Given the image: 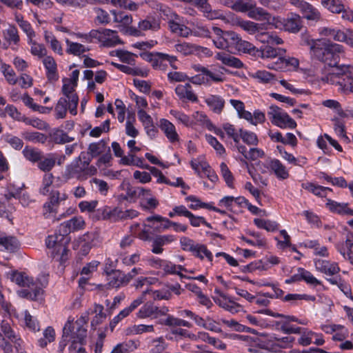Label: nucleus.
Listing matches in <instances>:
<instances>
[{"instance_id":"f257e3e1","label":"nucleus","mask_w":353,"mask_h":353,"mask_svg":"<svg viewBox=\"0 0 353 353\" xmlns=\"http://www.w3.org/2000/svg\"><path fill=\"white\" fill-rule=\"evenodd\" d=\"M300 39L301 46L310 47L312 59L333 68L332 72L322 77V81L334 85L340 93H353V65L338 64L344 47L325 39H313L307 32H302Z\"/></svg>"},{"instance_id":"f03ea898","label":"nucleus","mask_w":353,"mask_h":353,"mask_svg":"<svg viewBox=\"0 0 353 353\" xmlns=\"http://www.w3.org/2000/svg\"><path fill=\"white\" fill-rule=\"evenodd\" d=\"M87 319L81 317L75 322L67 321L63 329L62 340L59 343V352H61L66 342H71L69 347L70 353H87L82 347L87 335Z\"/></svg>"},{"instance_id":"7ed1b4c3","label":"nucleus","mask_w":353,"mask_h":353,"mask_svg":"<svg viewBox=\"0 0 353 353\" xmlns=\"http://www.w3.org/2000/svg\"><path fill=\"white\" fill-rule=\"evenodd\" d=\"M85 39L89 42L92 39L97 40L102 46L106 48H113L117 45H121L123 41L118 35L116 30L111 29L92 30L90 32L89 36H85Z\"/></svg>"},{"instance_id":"20e7f679","label":"nucleus","mask_w":353,"mask_h":353,"mask_svg":"<svg viewBox=\"0 0 353 353\" xmlns=\"http://www.w3.org/2000/svg\"><path fill=\"white\" fill-rule=\"evenodd\" d=\"M302 19L298 14L290 13L287 17L275 16L272 21V26L278 30L290 33H297L302 28Z\"/></svg>"},{"instance_id":"39448f33","label":"nucleus","mask_w":353,"mask_h":353,"mask_svg":"<svg viewBox=\"0 0 353 353\" xmlns=\"http://www.w3.org/2000/svg\"><path fill=\"white\" fill-rule=\"evenodd\" d=\"M68 238L63 232L55 233L49 235L46 241V246L51 250V255L53 257L61 255L60 260H65V255L67 254L66 245Z\"/></svg>"},{"instance_id":"423d86ee","label":"nucleus","mask_w":353,"mask_h":353,"mask_svg":"<svg viewBox=\"0 0 353 353\" xmlns=\"http://www.w3.org/2000/svg\"><path fill=\"white\" fill-rule=\"evenodd\" d=\"M268 115L272 124L281 128L294 129L296 127V123L288 114L276 105L270 107Z\"/></svg>"},{"instance_id":"0eeeda50","label":"nucleus","mask_w":353,"mask_h":353,"mask_svg":"<svg viewBox=\"0 0 353 353\" xmlns=\"http://www.w3.org/2000/svg\"><path fill=\"white\" fill-rule=\"evenodd\" d=\"M91 161V158L85 152H81L69 165L66 167L64 176L67 179L74 177L79 178L85 170Z\"/></svg>"},{"instance_id":"6e6552de","label":"nucleus","mask_w":353,"mask_h":353,"mask_svg":"<svg viewBox=\"0 0 353 353\" xmlns=\"http://www.w3.org/2000/svg\"><path fill=\"white\" fill-rule=\"evenodd\" d=\"M288 1L301 12L305 19L314 21L321 19V14L319 10L305 0H288Z\"/></svg>"},{"instance_id":"1a4fd4ad","label":"nucleus","mask_w":353,"mask_h":353,"mask_svg":"<svg viewBox=\"0 0 353 353\" xmlns=\"http://www.w3.org/2000/svg\"><path fill=\"white\" fill-rule=\"evenodd\" d=\"M62 93L64 95L63 98L68 100V108L70 112L72 115H76L77 113V105L79 103V97L75 92V88L77 85L71 83L70 81L62 80Z\"/></svg>"},{"instance_id":"9d476101","label":"nucleus","mask_w":353,"mask_h":353,"mask_svg":"<svg viewBox=\"0 0 353 353\" xmlns=\"http://www.w3.org/2000/svg\"><path fill=\"white\" fill-rule=\"evenodd\" d=\"M168 312L169 309L168 307H158L152 303L147 302L139 309L137 313V316L139 319H145L151 316L157 319L161 316L166 315Z\"/></svg>"},{"instance_id":"9b49d317","label":"nucleus","mask_w":353,"mask_h":353,"mask_svg":"<svg viewBox=\"0 0 353 353\" xmlns=\"http://www.w3.org/2000/svg\"><path fill=\"white\" fill-rule=\"evenodd\" d=\"M6 277L20 287H27L31 290L37 288V285L33 279L25 272L10 271L6 273Z\"/></svg>"},{"instance_id":"f8f14e48","label":"nucleus","mask_w":353,"mask_h":353,"mask_svg":"<svg viewBox=\"0 0 353 353\" xmlns=\"http://www.w3.org/2000/svg\"><path fill=\"white\" fill-rule=\"evenodd\" d=\"M314 263L316 270L326 276H335L340 272L339 265L336 262L316 259L314 260Z\"/></svg>"},{"instance_id":"ddd939ff","label":"nucleus","mask_w":353,"mask_h":353,"mask_svg":"<svg viewBox=\"0 0 353 353\" xmlns=\"http://www.w3.org/2000/svg\"><path fill=\"white\" fill-rule=\"evenodd\" d=\"M159 128L170 143L174 144L180 141V137L176 126L171 121L166 119H161Z\"/></svg>"},{"instance_id":"4468645a","label":"nucleus","mask_w":353,"mask_h":353,"mask_svg":"<svg viewBox=\"0 0 353 353\" xmlns=\"http://www.w3.org/2000/svg\"><path fill=\"white\" fill-rule=\"evenodd\" d=\"M1 330L11 342L14 343L18 353H26L23 348V341L18 337L8 321H3L1 322Z\"/></svg>"},{"instance_id":"2eb2a0df","label":"nucleus","mask_w":353,"mask_h":353,"mask_svg":"<svg viewBox=\"0 0 353 353\" xmlns=\"http://www.w3.org/2000/svg\"><path fill=\"white\" fill-rule=\"evenodd\" d=\"M201 9L203 16L208 20L221 19L225 23H229L228 19L223 14L222 12L217 10H212L207 0H199L196 4Z\"/></svg>"},{"instance_id":"dca6fc26","label":"nucleus","mask_w":353,"mask_h":353,"mask_svg":"<svg viewBox=\"0 0 353 353\" xmlns=\"http://www.w3.org/2000/svg\"><path fill=\"white\" fill-rule=\"evenodd\" d=\"M227 70L223 67L213 68L210 70L205 68H201V72H203L206 77L207 82L210 81L214 83L223 82L226 79L225 72Z\"/></svg>"},{"instance_id":"f3484780","label":"nucleus","mask_w":353,"mask_h":353,"mask_svg":"<svg viewBox=\"0 0 353 353\" xmlns=\"http://www.w3.org/2000/svg\"><path fill=\"white\" fill-rule=\"evenodd\" d=\"M85 224L83 217L74 216L61 223L59 225V232H63L67 236L72 232L83 229Z\"/></svg>"},{"instance_id":"a211bd4d","label":"nucleus","mask_w":353,"mask_h":353,"mask_svg":"<svg viewBox=\"0 0 353 353\" xmlns=\"http://www.w3.org/2000/svg\"><path fill=\"white\" fill-rule=\"evenodd\" d=\"M144 302V294H141L139 297L134 299L129 306L122 310L118 315L114 316L110 323L112 327L116 326L122 319L127 317L130 314L137 309L141 303Z\"/></svg>"},{"instance_id":"6ab92c4d","label":"nucleus","mask_w":353,"mask_h":353,"mask_svg":"<svg viewBox=\"0 0 353 353\" xmlns=\"http://www.w3.org/2000/svg\"><path fill=\"white\" fill-rule=\"evenodd\" d=\"M212 30L215 34V37L212 39V43L214 46L221 50H225L228 51V35H230V31H223L218 27H213Z\"/></svg>"},{"instance_id":"aec40b11","label":"nucleus","mask_w":353,"mask_h":353,"mask_svg":"<svg viewBox=\"0 0 353 353\" xmlns=\"http://www.w3.org/2000/svg\"><path fill=\"white\" fill-rule=\"evenodd\" d=\"M138 28L141 29V32L148 30L157 32L161 28V20L154 16H147L145 19L139 21Z\"/></svg>"},{"instance_id":"412c9836","label":"nucleus","mask_w":353,"mask_h":353,"mask_svg":"<svg viewBox=\"0 0 353 353\" xmlns=\"http://www.w3.org/2000/svg\"><path fill=\"white\" fill-rule=\"evenodd\" d=\"M205 103L211 111L216 114H221L225 106V100L219 95L210 94L205 97Z\"/></svg>"},{"instance_id":"4be33fe9","label":"nucleus","mask_w":353,"mask_h":353,"mask_svg":"<svg viewBox=\"0 0 353 353\" xmlns=\"http://www.w3.org/2000/svg\"><path fill=\"white\" fill-rule=\"evenodd\" d=\"M326 208L332 212L341 215L353 216V210L348 207L346 203H339L335 201L327 199Z\"/></svg>"},{"instance_id":"5701e85b","label":"nucleus","mask_w":353,"mask_h":353,"mask_svg":"<svg viewBox=\"0 0 353 353\" xmlns=\"http://www.w3.org/2000/svg\"><path fill=\"white\" fill-rule=\"evenodd\" d=\"M108 284L111 288H119L129 283L126 274L119 270H115L108 274Z\"/></svg>"},{"instance_id":"b1692460","label":"nucleus","mask_w":353,"mask_h":353,"mask_svg":"<svg viewBox=\"0 0 353 353\" xmlns=\"http://www.w3.org/2000/svg\"><path fill=\"white\" fill-rule=\"evenodd\" d=\"M279 263L280 259L278 256L274 255H267L257 263V265L255 267V269L266 271L271 267L278 265ZM246 268H248L249 271H252L254 269L252 264L247 265Z\"/></svg>"},{"instance_id":"393cba45","label":"nucleus","mask_w":353,"mask_h":353,"mask_svg":"<svg viewBox=\"0 0 353 353\" xmlns=\"http://www.w3.org/2000/svg\"><path fill=\"white\" fill-rule=\"evenodd\" d=\"M175 93L181 100H188L192 102L197 101V97L193 92L192 86L189 83L179 84L175 88Z\"/></svg>"},{"instance_id":"a878e982","label":"nucleus","mask_w":353,"mask_h":353,"mask_svg":"<svg viewBox=\"0 0 353 353\" xmlns=\"http://www.w3.org/2000/svg\"><path fill=\"white\" fill-rule=\"evenodd\" d=\"M299 65V61L294 57H279L276 62L269 64L267 67L270 69L279 70L282 69L285 66L288 67V69L290 70H295L298 68Z\"/></svg>"},{"instance_id":"bb28decb","label":"nucleus","mask_w":353,"mask_h":353,"mask_svg":"<svg viewBox=\"0 0 353 353\" xmlns=\"http://www.w3.org/2000/svg\"><path fill=\"white\" fill-rule=\"evenodd\" d=\"M300 279H303L308 284L316 286L321 284V281L315 278L313 274L307 270L303 268L298 269V274L294 275L291 279L286 280L287 283L299 280Z\"/></svg>"},{"instance_id":"cd10ccee","label":"nucleus","mask_w":353,"mask_h":353,"mask_svg":"<svg viewBox=\"0 0 353 353\" xmlns=\"http://www.w3.org/2000/svg\"><path fill=\"white\" fill-rule=\"evenodd\" d=\"M248 16L253 19L258 21H266L267 23L272 26V21L274 16H272L269 12L260 7H256V2L254 1V6L251 8L248 13Z\"/></svg>"},{"instance_id":"c85d7f7f","label":"nucleus","mask_w":353,"mask_h":353,"mask_svg":"<svg viewBox=\"0 0 353 353\" xmlns=\"http://www.w3.org/2000/svg\"><path fill=\"white\" fill-rule=\"evenodd\" d=\"M19 321L22 325L30 331L37 332L40 330L39 323L37 319L32 316L27 310L21 312Z\"/></svg>"},{"instance_id":"c756f323","label":"nucleus","mask_w":353,"mask_h":353,"mask_svg":"<svg viewBox=\"0 0 353 353\" xmlns=\"http://www.w3.org/2000/svg\"><path fill=\"white\" fill-rule=\"evenodd\" d=\"M145 221L148 223H159L156 228H154V232H163L171 228L172 221L160 215L148 216Z\"/></svg>"},{"instance_id":"7c9ffc66","label":"nucleus","mask_w":353,"mask_h":353,"mask_svg":"<svg viewBox=\"0 0 353 353\" xmlns=\"http://www.w3.org/2000/svg\"><path fill=\"white\" fill-rule=\"evenodd\" d=\"M215 58L221 61L223 64L234 68H241L243 66V63L239 59L227 54L225 52H217L215 55Z\"/></svg>"},{"instance_id":"2f4dec72","label":"nucleus","mask_w":353,"mask_h":353,"mask_svg":"<svg viewBox=\"0 0 353 353\" xmlns=\"http://www.w3.org/2000/svg\"><path fill=\"white\" fill-rule=\"evenodd\" d=\"M319 34L322 37H330L336 41H343L345 39V32L340 29L332 27H321L318 30Z\"/></svg>"},{"instance_id":"473e14b6","label":"nucleus","mask_w":353,"mask_h":353,"mask_svg":"<svg viewBox=\"0 0 353 353\" xmlns=\"http://www.w3.org/2000/svg\"><path fill=\"white\" fill-rule=\"evenodd\" d=\"M43 37L46 43L49 45L54 52L59 55H63V50L62 45L52 32L46 30L44 31Z\"/></svg>"},{"instance_id":"72a5a7b5","label":"nucleus","mask_w":353,"mask_h":353,"mask_svg":"<svg viewBox=\"0 0 353 353\" xmlns=\"http://www.w3.org/2000/svg\"><path fill=\"white\" fill-rule=\"evenodd\" d=\"M170 31L177 35L182 37H188L192 35L191 28L186 26L183 23L182 17H180L179 20L175 21L169 26Z\"/></svg>"},{"instance_id":"f704fd0d","label":"nucleus","mask_w":353,"mask_h":353,"mask_svg":"<svg viewBox=\"0 0 353 353\" xmlns=\"http://www.w3.org/2000/svg\"><path fill=\"white\" fill-rule=\"evenodd\" d=\"M65 42L66 44L65 52L69 54L80 56L90 50V48L88 46L77 42L72 41L68 39H66Z\"/></svg>"},{"instance_id":"c9c22d12","label":"nucleus","mask_w":353,"mask_h":353,"mask_svg":"<svg viewBox=\"0 0 353 353\" xmlns=\"http://www.w3.org/2000/svg\"><path fill=\"white\" fill-rule=\"evenodd\" d=\"M43 64L46 70V74L48 79H57V68L54 59L51 56H46L43 58Z\"/></svg>"},{"instance_id":"e433bc0d","label":"nucleus","mask_w":353,"mask_h":353,"mask_svg":"<svg viewBox=\"0 0 353 353\" xmlns=\"http://www.w3.org/2000/svg\"><path fill=\"white\" fill-rule=\"evenodd\" d=\"M110 55L112 57H117L121 62L130 65H134L135 59L137 57L136 54L124 50H112L110 52Z\"/></svg>"},{"instance_id":"4c0bfd02","label":"nucleus","mask_w":353,"mask_h":353,"mask_svg":"<svg viewBox=\"0 0 353 353\" xmlns=\"http://www.w3.org/2000/svg\"><path fill=\"white\" fill-rule=\"evenodd\" d=\"M50 195L48 201L43 206V214L46 219H54L57 213L59 205Z\"/></svg>"},{"instance_id":"58836bf2","label":"nucleus","mask_w":353,"mask_h":353,"mask_svg":"<svg viewBox=\"0 0 353 353\" xmlns=\"http://www.w3.org/2000/svg\"><path fill=\"white\" fill-rule=\"evenodd\" d=\"M270 168L277 178L286 179L289 176L288 170L285 166L278 159H272L270 162Z\"/></svg>"},{"instance_id":"ea45409f","label":"nucleus","mask_w":353,"mask_h":353,"mask_svg":"<svg viewBox=\"0 0 353 353\" xmlns=\"http://www.w3.org/2000/svg\"><path fill=\"white\" fill-rule=\"evenodd\" d=\"M192 127L196 125L205 126L207 128H212V122L208 119V116L203 112L196 111L191 115Z\"/></svg>"},{"instance_id":"a19ab883","label":"nucleus","mask_w":353,"mask_h":353,"mask_svg":"<svg viewBox=\"0 0 353 353\" xmlns=\"http://www.w3.org/2000/svg\"><path fill=\"white\" fill-rule=\"evenodd\" d=\"M269 341L272 342V346L275 350L285 349L291 347L294 341V338L290 336L278 338L274 335L270 336Z\"/></svg>"},{"instance_id":"79ce46f5","label":"nucleus","mask_w":353,"mask_h":353,"mask_svg":"<svg viewBox=\"0 0 353 353\" xmlns=\"http://www.w3.org/2000/svg\"><path fill=\"white\" fill-rule=\"evenodd\" d=\"M245 202V199L241 196L234 197L232 196H225L219 202L221 207L226 208L228 210H233L236 207L240 206Z\"/></svg>"},{"instance_id":"37998d69","label":"nucleus","mask_w":353,"mask_h":353,"mask_svg":"<svg viewBox=\"0 0 353 353\" xmlns=\"http://www.w3.org/2000/svg\"><path fill=\"white\" fill-rule=\"evenodd\" d=\"M254 6V1L253 0H235L231 4H228V7L232 10L240 12H250L252 8Z\"/></svg>"},{"instance_id":"c03bdc74","label":"nucleus","mask_w":353,"mask_h":353,"mask_svg":"<svg viewBox=\"0 0 353 353\" xmlns=\"http://www.w3.org/2000/svg\"><path fill=\"white\" fill-rule=\"evenodd\" d=\"M301 186L305 190H307L316 196L321 197L326 196L327 192L332 191V190L329 188L318 185L316 184L309 182L302 183Z\"/></svg>"},{"instance_id":"a18cd8bd","label":"nucleus","mask_w":353,"mask_h":353,"mask_svg":"<svg viewBox=\"0 0 353 353\" xmlns=\"http://www.w3.org/2000/svg\"><path fill=\"white\" fill-rule=\"evenodd\" d=\"M174 47L176 52L183 56H190L196 54L197 45L188 42H181L176 43Z\"/></svg>"},{"instance_id":"49530a36","label":"nucleus","mask_w":353,"mask_h":353,"mask_svg":"<svg viewBox=\"0 0 353 353\" xmlns=\"http://www.w3.org/2000/svg\"><path fill=\"white\" fill-rule=\"evenodd\" d=\"M305 246L313 250V253L316 256L327 257L329 252L327 247L321 245L317 241H307L305 242Z\"/></svg>"},{"instance_id":"de8ad7c7","label":"nucleus","mask_w":353,"mask_h":353,"mask_svg":"<svg viewBox=\"0 0 353 353\" xmlns=\"http://www.w3.org/2000/svg\"><path fill=\"white\" fill-rule=\"evenodd\" d=\"M140 224L136 223L132 225L131 229L137 236L142 241H150L152 231L148 228L147 223H144L140 228Z\"/></svg>"},{"instance_id":"09e8293b","label":"nucleus","mask_w":353,"mask_h":353,"mask_svg":"<svg viewBox=\"0 0 353 353\" xmlns=\"http://www.w3.org/2000/svg\"><path fill=\"white\" fill-rule=\"evenodd\" d=\"M15 196V194L12 192H5L4 194H0V216L2 217H8V212H10L12 208L8 206V208L6 210V203L9 202V201Z\"/></svg>"},{"instance_id":"8fccbe9b","label":"nucleus","mask_w":353,"mask_h":353,"mask_svg":"<svg viewBox=\"0 0 353 353\" xmlns=\"http://www.w3.org/2000/svg\"><path fill=\"white\" fill-rule=\"evenodd\" d=\"M17 240L12 236L0 235V250H8L12 252L18 248Z\"/></svg>"},{"instance_id":"3c124183","label":"nucleus","mask_w":353,"mask_h":353,"mask_svg":"<svg viewBox=\"0 0 353 353\" xmlns=\"http://www.w3.org/2000/svg\"><path fill=\"white\" fill-rule=\"evenodd\" d=\"M321 6L332 13L339 14L344 6L343 0H321Z\"/></svg>"},{"instance_id":"603ef678","label":"nucleus","mask_w":353,"mask_h":353,"mask_svg":"<svg viewBox=\"0 0 353 353\" xmlns=\"http://www.w3.org/2000/svg\"><path fill=\"white\" fill-rule=\"evenodd\" d=\"M170 114L176 121L179 124H181L187 128L192 127L191 115L186 114L183 111L172 109Z\"/></svg>"},{"instance_id":"864d4df0","label":"nucleus","mask_w":353,"mask_h":353,"mask_svg":"<svg viewBox=\"0 0 353 353\" xmlns=\"http://www.w3.org/2000/svg\"><path fill=\"white\" fill-rule=\"evenodd\" d=\"M3 39L10 44L17 45L19 41V35L14 26L9 25L8 28L3 31Z\"/></svg>"},{"instance_id":"5fc2aeb1","label":"nucleus","mask_w":353,"mask_h":353,"mask_svg":"<svg viewBox=\"0 0 353 353\" xmlns=\"http://www.w3.org/2000/svg\"><path fill=\"white\" fill-rule=\"evenodd\" d=\"M230 103L236 110L239 118L251 120V112L245 110L244 103L241 101L230 99Z\"/></svg>"},{"instance_id":"6e6d98bb","label":"nucleus","mask_w":353,"mask_h":353,"mask_svg":"<svg viewBox=\"0 0 353 353\" xmlns=\"http://www.w3.org/2000/svg\"><path fill=\"white\" fill-rule=\"evenodd\" d=\"M28 43L30 46V52L32 55L39 59L46 56L47 50L43 44L37 43L33 39H28Z\"/></svg>"},{"instance_id":"4d7b16f0","label":"nucleus","mask_w":353,"mask_h":353,"mask_svg":"<svg viewBox=\"0 0 353 353\" xmlns=\"http://www.w3.org/2000/svg\"><path fill=\"white\" fill-rule=\"evenodd\" d=\"M0 70L9 84L15 85L17 83L18 78L15 72L10 65L2 63L0 66Z\"/></svg>"},{"instance_id":"13d9d810","label":"nucleus","mask_w":353,"mask_h":353,"mask_svg":"<svg viewBox=\"0 0 353 353\" xmlns=\"http://www.w3.org/2000/svg\"><path fill=\"white\" fill-rule=\"evenodd\" d=\"M68 110H69L68 100H67L65 98H60L54 108V115L56 119H64L66 116Z\"/></svg>"},{"instance_id":"bf43d9fd","label":"nucleus","mask_w":353,"mask_h":353,"mask_svg":"<svg viewBox=\"0 0 353 353\" xmlns=\"http://www.w3.org/2000/svg\"><path fill=\"white\" fill-rule=\"evenodd\" d=\"M174 59V58L173 57V55L162 52H156V56L152 63V66L157 70H165V65L164 64V61H166V60L172 61Z\"/></svg>"},{"instance_id":"052dcab7","label":"nucleus","mask_w":353,"mask_h":353,"mask_svg":"<svg viewBox=\"0 0 353 353\" xmlns=\"http://www.w3.org/2000/svg\"><path fill=\"white\" fill-rule=\"evenodd\" d=\"M55 165L54 154H49L46 157H40L38 161V168L43 172L50 171Z\"/></svg>"},{"instance_id":"680f3d73","label":"nucleus","mask_w":353,"mask_h":353,"mask_svg":"<svg viewBox=\"0 0 353 353\" xmlns=\"http://www.w3.org/2000/svg\"><path fill=\"white\" fill-rule=\"evenodd\" d=\"M193 255L201 260H208L212 263L213 261L212 253L208 249V248L203 244L198 243Z\"/></svg>"},{"instance_id":"e2e57ef3","label":"nucleus","mask_w":353,"mask_h":353,"mask_svg":"<svg viewBox=\"0 0 353 353\" xmlns=\"http://www.w3.org/2000/svg\"><path fill=\"white\" fill-rule=\"evenodd\" d=\"M236 25L250 34H256L261 29V25L251 21L238 20Z\"/></svg>"},{"instance_id":"0e129e2a","label":"nucleus","mask_w":353,"mask_h":353,"mask_svg":"<svg viewBox=\"0 0 353 353\" xmlns=\"http://www.w3.org/2000/svg\"><path fill=\"white\" fill-rule=\"evenodd\" d=\"M254 223L257 228L264 229L268 232H273L279 228V224L273 221L265 220L262 219H254Z\"/></svg>"},{"instance_id":"69168bd1","label":"nucleus","mask_w":353,"mask_h":353,"mask_svg":"<svg viewBox=\"0 0 353 353\" xmlns=\"http://www.w3.org/2000/svg\"><path fill=\"white\" fill-rule=\"evenodd\" d=\"M274 325L277 330L287 334H299L301 331V327L290 326L286 321H276Z\"/></svg>"},{"instance_id":"338daca9","label":"nucleus","mask_w":353,"mask_h":353,"mask_svg":"<svg viewBox=\"0 0 353 353\" xmlns=\"http://www.w3.org/2000/svg\"><path fill=\"white\" fill-rule=\"evenodd\" d=\"M261 57L262 58H275L278 55H281L285 52L283 48H274L272 46H268L261 48Z\"/></svg>"},{"instance_id":"774afa93","label":"nucleus","mask_w":353,"mask_h":353,"mask_svg":"<svg viewBox=\"0 0 353 353\" xmlns=\"http://www.w3.org/2000/svg\"><path fill=\"white\" fill-rule=\"evenodd\" d=\"M8 114L12 119L19 121H23L25 116L23 115L16 107L12 105H8L4 111L0 113V116L5 117L6 114Z\"/></svg>"}]
</instances>
